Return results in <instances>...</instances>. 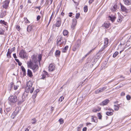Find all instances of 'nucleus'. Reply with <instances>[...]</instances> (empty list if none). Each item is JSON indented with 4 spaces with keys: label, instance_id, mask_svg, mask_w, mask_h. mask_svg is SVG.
Returning <instances> with one entry per match:
<instances>
[{
    "label": "nucleus",
    "instance_id": "1",
    "mask_svg": "<svg viewBox=\"0 0 131 131\" xmlns=\"http://www.w3.org/2000/svg\"><path fill=\"white\" fill-rule=\"evenodd\" d=\"M41 58H32V60L28 62V66L35 71L37 70L38 66L36 64L39 62L40 64V61L41 60Z\"/></svg>",
    "mask_w": 131,
    "mask_h": 131
},
{
    "label": "nucleus",
    "instance_id": "2",
    "mask_svg": "<svg viewBox=\"0 0 131 131\" xmlns=\"http://www.w3.org/2000/svg\"><path fill=\"white\" fill-rule=\"evenodd\" d=\"M32 83L31 81L28 82L26 84V86L25 89V92L27 93H28L30 91L31 93H32L34 90V87L32 86Z\"/></svg>",
    "mask_w": 131,
    "mask_h": 131
},
{
    "label": "nucleus",
    "instance_id": "3",
    "mask_svg": "<svg viewBox=\"0 0 131 131\" xmlns=\"http://www.w3.org/2000/svg\"><path fill=\"white\" fill-rule=\"evenodd\" d=\"M28 93H24L22 97L19 96L18 99V104L20 105L25 100V98L27 96Z\"/></svg>",
    "mask_w": 131,
    "mask_h": 131
},
{
    "label": "nucleus",
    "instance_id": "4",
    "mask_svg": "<svg viewBox=\"0 0 131 131\" xmlns=\"http://www.w3.org/2000/svg\"><path fill=\"white\" fill-rule=\"evenodd\" d=\"M66 41V40L65 38L61 37L59 39L58 38L57 39L56 45L58 47L62 44H65Z\"/></svg>",
    "mask_w": 131,
    "mask_h": 131
},
{
    "label": "nucleus",
    "instance_id": "5",
    "mask_svg": "<svg viewBox=\"0 0 131 131\" xmlns=\"http://www.w3.org/2000/svg\"><path fill=\"white\" fill-rule=\"evenodd\" d=\"M9 101L13 103H15L18 101V99L16 96L15 95L10 96L9 97Z\"/></svg>",
    "mask_w": 131,
    "mask_h": 131
},
{
    "label": "nucleus",
    "instance_id": "6",
    "mask_svg": "<svg viewBox=\"0 0 131 131\" xmlns=\"http://www.w3.org/2000/svg\"><path fill=\"white\" fill-rule=\"evenodd\" d=\"M19 55L20 57H27L28 56L27 53L23 50L20 51Z\"/></svg>",
    "mask_w": 131,
    "mask_h": 131
},
{
    "label": "nucleus",
    "instance_id": "7",
    "mask_svg": "<svg viewBox=\"0 0 131 131\" xmlns=\"http://www.w3.org/2000/svg\"><path fill=\"white\" fill-rule=\"evenodd\" d=\"M56 67L53 63L50 64L49 67V70L50 72L54 71Z\"/></svg>",
    "mask_w": 131,
    "mask_h": 131
},
{
    "label": "nucleus",
    "instance_id": "8",
    "mask_svg": "<svg viewBox=\"0 0 131 131\" xmlns=\"http://www.w3.org/2000/svg\"><path fill=\"white\" fill-rule=\"evenodd\" d=\"M15 49V48L14 47L12 48L10 50L9 49H8V51L7 53V55L8 57H11L10 56V54L12 52L14 51Z\"/></svg>",
    "mask_w": 131,
    "mask_h": 131
},
{
    "label": "nucleus",
    "instance_id": "9",
    "mask_svg": "<svg viewBox=\"0 0 131 131\" xmlns=\"http://www.w3.org/2000/svg\"><path fill=\"white\" fill-rule=\"evenodd\" d=\"M107 88V86H105L104 87L100 88L96 90V93H100L103 92Z\"/></svg>",
    "mask_w": 131,
    "mask_h": 131
},
{
    "label": "nucleus",
    "instance_id": "10",
    "mask_svg": "<svg viewBox=\"0 0 131 131\" xmlns=\"http://www.w3.org/2000/svg\"><path fill=\"white\" fill-rule=\"evenodd\" d=\"M9 2V0H6L4 2V3L3 5V7L5 8H7L8 6Z\"/></svg>",
    "mask_w": 131,
    "mask_h": 131
},
{
    "label": "nucleus",
    "instance_id": "11",
    "mask_svg": "<svg viewBox=\"0 0 131 131\" xmlns=\"http://www.w3.org/2000/svg\"><path fill=\"white\" fill-rule=\"evenodd\" d=\"M72 21V24L71 26V27L72 29H73L74 27L76 25L77 20L76 19H73Z\"/></svg>",
    "mask_w": 131,
    "mask_h": 131
},
{
    "label": "nucleus",
    "instance_id": "12",
    "mask_svg": "<svg viewBox=\"0 0 131 131\" xmlns=\"http://www.w3.org/2000/svg\"><path fill=\"white\" fill-rule=\"evenodd\" d=\"M109 100L108 99H106L101 103L100 105L103 106L106 105L109 103Z\"/></svg>",
    "mask_w": 131,
    "mask_h": 131
},
{
    "label": "nucleus",
    "instance_id": "13",
    "mask_svg": "<svg viewBox=\"0 0 131 131\" xmlns=\"http://www.w3.org/2000/svg\"><path fill=\"white\" fill-rule=\"evenodd\" d=\"M125 4L127 5L131 4V0H123Z\"/></svg>",
    "mask_w": 131,
    "mask_h": 131
},
{
    "label": "nucleus",
    "instance_id": "14",
    "mask_svg": "<svg viewBox=\"0 0 131 131\" xmlns=\"http://www.w3.org/2000/svg\"><path fill=\"white\" fill-rule=\"evenodd\" d=\"M108 39L107 38H105L104 39V46H105V47H107L108 43Z\"/></svg>",
    "mask_w": 131,
    "mask_h": 131
},
{
    "label": "nucleus",
    "instance_id": "15",
    "mask_svg": "<svg viewBox=\"0 0 131 131\" xmlns=\"http://www.w3.org/2000/svg\"><path fill=\"white\" fill-rule=\"evenodd\" d=\"M27 74L28 76L30 77H32L33 76L31 71L29 69H28Z\"/></svg>",
    "mask_w": 131,
    "mask_h": 131
},
{
    "label": "nucleus",
    "instance_id": "16",
    "mask_svg": "<svg viewBox=\"0 0 131 131\" xmlns=\"http://www.w3.org/2000/svg\"><path fill=\"white\" fill-rule=\"evenodd\" d=\"M117 5H114L113 7L111 8V10L113 12H115L117 9Z\"/></svg>",
    "mask_w": 131,
    "mask_h": 131
},
{
    "label": "nucleus",
    "instance_id": "17",
    "mask_svg": "<svg viewBox=\"0 0 131 131\" xmlns=\"http://www.w3.org/2000/svg\"><path fill=\"white\" fill-rule=\"evenodd\" d=\"M32 29V27L31 25H29L28 26L27 28V30L28 32L30 31Z\"/></svg>",
    "mask_w": 131,
    "mask_h": 131
},
{
    "label": "nucleus",
    "instance_id": "18",
    "mask_svg": "<svg viewBox=\"0 0 131 131\" xmlns=\"http://www.w3.org/2000/svg\"><path fill=\"white\" fill-rule=\"evenodd\" d=\"M121 8L122 11L125 12L126 10V8L123 5L121 4Z\"/></svg>",
    "mask_w": 131,
    "mask_h": 131
},
{
    "label": "nucleus",
    "instance_id": "19",
    "mask_svg": "<svg viewBox=\"0 0 131 131\" xmlns=\"http://www.w3.org/2000/svg\"><path fill=\"white\" fill-rule=\"evenodd\" d=\"M106 47H105V46H103L102 47L98 53L97 54V57H98L99 54L100 53H101L104 50Z\"/></svg>",
    "mask_w": 131,
    "mask_h": 131
},
{
    "label": "nucleus",
    "instance_id": "20",
    "mask_svg": "<svg viewBox=\"0 0 131 131\" xmlns=\"http://www.w3.org/2000/svg\"><path fill=\"white\" fill-rule=\"evenodd\" d=\"M119 104H117V105H114V110L115 111H118L119 109Z\"/></svg>",
    "mask_w": 131,
    "mask_h": 131
},
{
    "label": "nucleus",
    "instance_id": "21",
    "mask_svg": "<svg viewBox=\"0 0 131 131\" xmlns=\"http://www.w3.org/2000/svg\"><path fill=\"white\" fill-rule=\"evenodd\" d=\"M21 69L22 71L23 72V75H26V70L23 66L21 67Z\"/></svg>",
    "mask_w": 131,
    "mask_h": 131
},
{
    "label": "nucleus",
    "instance_id": "22",
    "mask_svg": "<svg viewBox=\"0 0 131 131\" xmlns=\"http://www.w3.org/2000/svg\"><path fill=\"white\" fill-rule=\"evenodd\" d=\"M61 24V21L60 20H58L57 21L56 24V26L57 27H59Z\"/></svg>",
    "mask_w": 131,
    "mask_h": 131
},
{
    "label": "nucleus",
    "instance_id": "23",
    "mask_svg": "<svg viewBox=\"0 0 131 131\" xmlns=\"http://www.w3.org/2000/svg\"><path fill=\"white\" fill-rule=\"evenodd\" d=\"M60 51L58 50H57L55 53V55L56 57H59L60 55Z\"/></svg>",
    "mask_w": 131,
    "mask_h": 131
},
{
    "label": "nucleus",
    "instance_id": "24",
    "mask_svg": "<svg viewBox=\"0 0 131 131\" xmlns=\"http://www.w3.org/2000/svg\"><path fill=\"white\" fill-rule=\"evenodd\" d=\"M68 46H66L64 48H63L62 50V52H66V51L68 49Z\"/></svg>",
    "mask_w": 131,
    "mask_h": 131
},
{
    "label": "nucleus",
    "instance_id": "25",
    "mask_svg": "<svg viewBox=\"0 0 131 131\" xmlns=\"http://www.w3.org/2000/svg\"><path fill=\"white\" fill-rule=\"evenodd\" d=\"M109 18L113 22L114 21L116 18V17L114 16H113L112 17L109 16Z\"/></svg>",
    "mask_w": 131,
    "mask_h": 131
},
{
    "label": "nucleus",
    "instance_id": "26",
    "mask_svg": "<svg viewBox=\"0 0 131 131\" xmlns=\"http://www.w3.org/2000/svg\"><path fill=\"white\" fill-rule=\"evenodd\" d=\"M68 33V32L67 30H64L63 32V34L64 36H67Z\"/></svg>",
    "mask_w": 131,
    "mask_h": 131
},
{
    "label": "nucleus",
    "instance_id": "27",
    "mask_svg": "<svg viewBox=\"0 0 131 131\" xmlns=\"http://www.w3.org/2000/svg\"><path fill=\"white\" fill-rule=\"evenodd\" d=\"M113 112H108L106 113V115L108 116H111L113 115Z\"/></svg>",
    "mask_w": 131,
    "mask_h": 131
},
{
    "label": "nucleus",
    "instance_id": "28",
    "mask_svg": "<svg viewBox=\"0 0 131 131\" xmlns=\"http://www.w3.org/2000/svg\"><path fill=\"white\" fill-rule=\"evenodd\" d=\"M13 86H14V85H13V82H11L9 86V89L10 90H11L12 88L13 87Z\"/></svg>",
    "mask_w": 131,
    "mask_h": 131
},
{
    "label": "nucleus",
    "instance_id": "29",
    "mask_svg": "<svg viewBox=\"0 0 131 131\" xmlns=\"http://www.w3.org/2000/svg\"><path fill=\"white\" fill-rule=\"evenodd\" d=\"M0 23L3 24L5 25H6L7 24V23L4 20H1L0 21Z\"/></svg>",
    "mask_w": 131,
    "mask_h": 131
},
{
    "label": "nucleus",
    "instance_id": "30",
    "mask_svg": "<svg viewBox=\"0 0 131 131\" xmlns=\"http://www.w3.org/2000/svg\"><path fill=\"white\" fill-rule=\"evenodd\" d=\"M24 21H25V23H30L29 21L27 19V17H25L24 18Z\"/></svg>",
    "mask_w": 131,
    "mask_h": 131
},
{
    "label": "nucleus",
    "instance_id": "31",
    "mask_svg": "<svg viewBox=\"0 0 131 131\" xmlns=\"http://www.w3.org/2000/svg\"><path fill=\"white\" fill-rule=\"evenodd\" d=\"M118 52L117 51L115 52L113 54V57H115L117 56L118 54Z\"/></svg>",
    "mask_w": 131,
    "mask_h": 131
},
{
    "label": "nucleus",
    "instance_id": "32",
    "mask_svg": "<svg viewBox=\"0 0 131 131\" xmlns=\"http://www.w3.org/2000/svg\"><path fill=\"white\" fill-rule=\"evenodd\" d=\"M101 110V108H99L98 109H94L93 110V111L94 112H96L97 111L98 112L100 111Z\"/></svg>",
    "mask_w": 131,
    "mask_h": 131
},
{
    "label": "nucleus",
    "instance_id": "33",
    "mask_svg": "<svg viewBox=\"0 0 131 131\" xmlns=\"http://www.w3.org/2000/svg\"><path fill=\"white\" fill-rule=\"evenodd\" d=\"M84 10L85 12H86L88 10V6H85L84 7Z\"/></svg>",
    "mask_w": 131,
    "mask_h": 131
},
{
    "label": "nucleus",
    "instance_id": "34",
    "mask_svg": "<svg viewBox=\"0 0 131 131\" xmlns=\"http://www.w3.org/2000/svg\"><path fill=\"white\" fill-rule=\"evenodd\" d=\"M97 116L99 119H101L102 116L100 113H98L97 114Z\"/></svg>",
    "mask_w": 131,
    "mask_h": 131
},
{
    "label": "nucleus",
    "instance_id": "35",
    "mask_svg": "<svg viewBox=\"0 0 131 131\" xmlns=\"http://www.w3.org/2000/svg\"><path fill=\"white\" fill-rule=\"evenodd\" d=\"M59 121L60 124H63V120L62 118H60L59 119Z\"/></svg>",
    "mask_w": 131,
    "mask_h": 131
},
{
    "label": "nucleus",
    "instance_id": "36",
    "mask_svg": "<svg viewBox=\"0 0 131 131\" xmlns=\"http://www.w3.org/2000/svg\"><path fill=\"white\" fill-rule=\"evenodd\" d=\"M64 99V97L63 96H61L60 98H59V101L61 102Z\"/></svg>",
    "mask_w": 131,
    "mask_h": 131
},
{
    "label": "nucleus",
    "instance_id": "37",
    "mask_svg": "<svg viewBox=\"0 0 131 131\" xmlns=\"http://www.w3.org/2000/svg\"><path fill=\"white\" fill-rule=\"evenodd\" d=\"M95 119H96V118L95 117H92V121L95 123H97V121L96 120V121H95Z\"/></svg>",
    "mask_w": 131,
    "mask_h": 131
},
{
    "label": "nucleus",
    "instance_id": "38",
    "mask_svg": "<svg viewBox=\"0 0 131 131\" xmlns=\"http://www.w3.org/2000/svg\"><path fill=\"white\" fill-rule=\"evenodd\" d=\"M80 13H77L76 15L75 18H76L78 19L79 17L80 16Z\"/></svg>",
    "mask_w": 131,
    "mask_h": 131
},
{
    "label": "nucleus",
    "instance_id": "39",
    "mask_svg": "<svg viewBox=\"0 0 131 131\" xmlns=\"http://www.w3.org/2000/svg\"><path fill=\"white\" fill-rule=\"evenodd\" d=\"M103 25L106 28H107L109 27V25L107 23H104Z\"/></svg>",
    "mask_w": 131,
    "mask_h": 131
},
{
    "label": "nucleus",
    "instance_id": "40",
    "mask_svg": "<svg viewBox=\"0 0 131 131\" xmlns=\"http://www.w3.org/2000/svg\"><path fill=\"white\" fill-rule=\"evenodd\" d=\"M126 97L127 99L128 100H130V98H131L130 96V95H127L126 96Z\"/></svg>",
    "mask_w": 131,
    "mask_h": 131
},
{
    "label": "nucleus",
    "instance_id": "41",
    "mask_svg": "<svg viewBox=\"0 0 131 131\" xmlns=\"http://www.w3.org/2000/svg\"><path fill=\"white\" fill-rule=\"evenodd\" d=\"M41 18V17L40 15H38L37 16V20H38L40 19Z\"/></svg>",
    "mask_w": 131,
    "mask_h": 131
},
{
    "label": "nucleus",
    "instance_id": "42",
    "mask_svg": "<svg viewBox=\"0 0 131 131\" xmlns=\"http://www.w3.org/2000/svg\"><path fill=\"white\" fill-rule=\"evenodd\" d=\"M14 89L15 90L17 89L18 87V85L16 86L15 85H14Z\"/></svg>",
    "mask_w": 131,
    "mask_h": 131
},
{
    "label": "nucleus",
    "instance_id": "43",
    "mask_svg": "<svg viewBox=\"0 0 131 131\" xmlns=\"http://www.w3.org/2000/svg\"><path fill=\"white\" fill-rule=\"evenodd\" d=\"M122 21L121 18H119L117 20V21L118 22H121Z\"/></svg>",
    "mask_w": 131,
    "mask_h": 131
},
{
    "label": "nucleus",
    "instance_id": "44",
    "mask_svg": "<svg viewBox=\"0 0 131 131\" xmlns=\"http://www.w3.org/2000/svg\"><path fill=\"white\" fill-rule=\"evenodd\" d=\"M94 0H89V4H91Z\"/></svg>",
    "mask_w": 131,
    "mask_h": 131
},
{
    "label": "nucleus",
    "instance_id": "45",
    "mask_svg": "<svg viewBox=\"0 0 131 131\" xmlns=\"http://www.w3.org/2000/svg\"><path fill=\"white\" fill-rule=\"evenodd\" d=\"M97 58H95L93 59V61L94 60V61H93V62H95L96 61H97Z\"/></svg>",
    "mask_w": 131,
    "mask_h": 131
},
{
    "label": "nucleus",
    "instance_id": "46",
    "mask_svg": "<svg viewBox=\"0 0 131 131\" xmlns=\"http://www.w3.org/2000/svg\"><path fill=\"white\" fill-rule=\"evenodd\" d=\"M87 129V128L86 127H84L83 128L82 130L83 131H86Z\"/></svg>",
    "mask_w": 131,
    "mask_h": 131
},
{
    "label": "nucleus",
    "instance_id": "47",
    "mask_svg": "<svg viewBox=\"0 0 131 131\" xmlns=\"http://www.w3.org/2000/svg\"><path fill=\"white\" fill-rule=\"evenodd\" d=\"M107 110H109L112 112H113L114 111L113 110V109H111V108H109L108 109H107Z\"/></svg>",
    "mask_w": 131,
    "mask_h": 131
},
{
    "label": "nucleus",
    "instance_id": "48",
    "mask_svg": "<svg viewBox=\"0 0 131 131\" xmlns=\"http://www.w3.org/2000/svg\"><path fill=\"white\" fill-rule=\"evenodd\" d=\"M18 64L19 66H20L22 65V63L19 61L18 62Z\"/></svg>",
    "mask_w": 131,
    "mask_h": 131
},
{
    "label": "nucleus",
    "instance_id": "49",
    "mask_svg": "<svg viewBox=\"0 0 131 131\" xmlns=\"http://www.w3.org/2000/svg\"><path fill=\"white\" fill-rule=\"evenodd\" d=\"M125 93L123 92H122L121 93V95L122 96H124L125 95Z\"/></svg>",
    "mask_w": 131,
    "mask_h": 131
},
{
    "label": "nucleus",
    "instance_id": "50",
    "mask_svg": "<svg viewBox=\"0 0 131 131\" xmlns=\"http://www.w3.org/2000/svg\"><path fill=\"white\" fill-rule=\"evenodd\" d=\"M20 28V27L19 26H18L16 27V28L18 30H19L20 29L19 28Z\"/></svg>",
    "mask_w": 131,
    "mask_h": 131
},
{
    "label": "nucleus",
    "instance_id": "51",
    "mask_svg": "<svg viewBox=\"0 0 131 131\" xmlns=\"http://www.w3.org/2000/svg\"><path fill=\"white\" fill-rule=\"evenodd\" d=\"M39 90L38 89H36L35 91V92L36 93H37L39 91Z\"/></svg>",
    "mask_w": 131,
    "mask_h": 131
},
{
    "label": "nucleus",
    "instance_id": "52",
    "mask_svg": "<svg viewBox=\"0 0 131 131\" xmlns=\"http://www.w3.org/2000/svg\"><path fill=\"white\" fill-rule=\"evenodd\" d=\"M80 127H78V128L79 129V128H80V127H82L83 126V124H80Z\"/></svg>",
    "mask_w": 131,
    "mask_h": 131
},
{
    "label": "nucleus",
    "instance_id": "53",
    "mask_svg": "<svg viewBox=\"0 0 131 131\" xmlns=\"http://www.w3.org/2000/svg\"><path fill=\"white\" fill-rule=\"evenodd\" d=\"M91 51V50L86 55H85V57L87 56L88 55H89L90 54V53Z\"/></svg>",
    "mask_w": 131,
    "mask_h": 131
},
{
    "label": "nucleus",
    "instance_id": "54",
    "mask_svg": "<svg viewBox=\"0 0 131 131\" xmlns=\"http://www.w3.org/2000/svg\"><path fill=\"white\" fill-rule=\"evenodd\" d=\"M35 8H38V9L39 10H40V6L35 7Z\"/></svg>",
    "mask_w": 131,
    "mask_h": 131
},
{
    "label": "nucleus",
    "instance_id": "55",
    "mask_svg": "<svg viewBox=\"0 0 131 131\" xmlns=\"http://www.w3.org/2000/svg\"><path fill=\"white\" fill-rule=\"evenodd\" d=\"M4 32L3 31H0V35H2L3 34Z\"/></svg>",
    "mask_w": 131,
    "mask_h": 131
},
{
    "label": "nucleus",
    "instance_id": "56",
    "mask_svg": "<svg viewBox=\"0 0 131 131\" xmlns=\"http://www.w3.org/2000/svg\"><path fill=\"white\" fill-rule=\"evenodd\" d=\"M72 13H69L70 15H69V16L70 17H71L72 16Z\"/></svg>",
    "mask_w": 131,
    "mask_h": 131
},
{
    "label": "nucleus",
    "instance_id": "57",
    "mask_svg": "<svg viewBox=\"0 0 131 131\" xmlns=\"http://www.w3.org/2000/svg\"><path fill=\"white\" fill-rule=\"evenodd\" d=\"M0 113H1V114H2V108H0Z\"/></svg>",
    "mask_w": 131,
    "mask_h": 131
},
{
    "label": "nucleus",
    "instance_id": "58",
    "mask_svg": "<svg viewBox=\"0 0 131 131\" xmlns=\"http://www.w3.org/2000/svg\"><path fill=\"white\" fill-rule=\"evenodd\" d=\"M15 60L18 63V62H19V60L18 59H15Z\"/></svg>",
    "mask_w": 131,
    "mask_h": 131
},
{
    "label": "nucleus",
    "instance_id": "59",
    "mask_svg": "<svg viewBox=\"0 0 131 131\" xmlns=\"http://www.w3.org/2000/svg\"><path fill=\"white\" fill-rule=\"evenodd\" d=\"M32 120L35 121V122H36V119L35 118H34L32 119Z\"/></svg>",
    "mask_w": 131,
    "mask_h": 131
},
{
    "label": "nucleus",
    "instance_id": "60",
    "mask_svg": "<svg viewBox=\"0 0 131 131\" xmlns=\"http://www.w3.org/2000/svg\"><path fill=\"white\" fill-rule=\"evenodd\" d=\"M13 55L14 57H16L15 53L13 54Z\"/></svg>",
    "mask_w": 131,
    "mask_h": 131
},
{
    "label": "nucleus",
    "instance_id": "61",
    "mask_svg": "<svg viewBox=\"0 0 131 131\" xmlns=\"http://www.w3.org/2000/svg\"><path fill=\"white\" fill-rule=\"evenodd\" d=\"M108 58H107V59H106V61H105V63H107V61H108Z\"/></svg>",
    "mask_w": 131,
    "mask_h": 131
},
{
    "label": "nucleus",
    "instance_id": "62",
    "mask_svg": "<svg viewBox=\"0 0 131 131\" xmlns=\"http://www.w3.org/2000/svg\"><path fill=\"white\" fill-rule=\"evenodd\" d=\"M43 72L44 73H45L46 75H47V74H48L45 71H43Z\"/></svg>",
    "mask_w": 131,
    "mask_h": 131
},
{
    "label": "nucleus",
    "instance_id": "63",
    "mask_svg": "<svg viewBox=\"0 0 131 131\" xmlns=\"http://www.w3.org/2000/svg\"><path fill=\"white\" fill-rule=\"evenodd\" d=\"M23 7V6L22 5H21L20 6V7L21 9H22Z\"/></svg>",
    "mask_w": 131,
    "mask_h": 131
},
{
    "label": "nucleus",
    "instance_id": "64",
    "mask_svg": "<svg viewBox=\"0 0 131 131\" xmlns=\"http://www.w3.org/2000/svg\"><path fill=\"white\" fill-rule=\"evenodd\" d=\"M29 129L27 128H26V129L25 130V131H29Z\"/></svg>",
    "mask_w": 131,
    "mask_h": 131
}]
</instances>
